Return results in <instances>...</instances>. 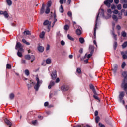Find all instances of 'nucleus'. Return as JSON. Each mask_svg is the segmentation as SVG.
Masks as SVG:
<instances>
[{"label":"nucleus","instance_id":"4be33fe9","mask_svg":"<svg viewBox=\"0 0 127 127\" xmlns=\"http://www.w3.org/2000/svg\"><path fill=\"white\" fill-rule=\"evenodd\" d=\"M22 42H23V43H25V44H26V45H30V43L26 41V40H25V39H22Z\"/></svg>","mask_w":127,"mask_h":127},{"label":"nucleus","instance_id":"f704fd0d","mask_svg":"<svg viewBox=\"0 0 127 127\" xmlns=\"http://www.w3.org/2000/svg\"><path fill=\"white\" fill-rule=\"evenodd\" d=\"M24 35H30V32L29 31H28V30H27V31H25L24 32Z\"/></svg>","mask_w":127,"mask_h":127},{"label":"nucleus","instance_id":"b1692460","mask_svg":"<svg viewBox=\"0 0 127 127\" xmlns=\"http://www.w3.org/2000/svg\"><path fill=\"white\" fill-rule=\"evenodd\" d=\"M25 59H27V60H30L31 59V56L29 55H26L25 56Z\"/></svg>","mask_w":127,"mask_h":127},{"label":"nucleus","instance_id":"f257e3e1","mask_svg":"<svg viewBox=\"0 0 127 127\" xmlns=\"http://www.w3.org/2000/svg\"><path fill=\"white\" fill-rule=\"evenodd\" d=\"M36 80L37 82L34 88L35 91H37L39 89V87H40V85L42 84V80H39V78L38 77L36 78Z\"/></svg>","mask_w":127,"mask_h":127},{"label":"nucleus","instance_id":"bf43d9fd","mask_svg":"<svg viewBox=\"0 0 127 127\" xmlns=\"http://www.w3.org/2000/svg\"><path fill=\"white\" fill-rule=\"evenodd\" d=\"M32 123L33 125H36V123H37V121L36 120L33 121Z\"/></svg>","mask_w":127,"mask_h":127},{"label":"nucleus","instance_id":"c85d7f7f","mask_svg":"<svg viewBox=\"0 0 127 127\" xmlns=\"http://www.w3.org/2000/svg\"><path fill=\"white\" fill-rule=\"evenodd\" d=\"M9 98H10V100H13L14 99V94L11 93L9 95Z\"/></svg>","mask_w":127,"mask_h":127},{"label":"nucleus","instance_id":"e433bc0d","mask_svg":"<svg viewBox=\"0 0 127 127\" xmlns=\"http://www.w3.org/2000/svg\"><path fill=\"white\" fill-rule=\"evenodd\" d=\"M126 65H127V64H126V62H123L122 64V65H121V68L122 69H124L125 68V66H126Z\"/></svg>","mask_w":127,"mask_h":127},{"label":"nucleus","instance_id":"58836bf2","mask_svg":"<svg viewBox=\"0 0 127 127\" xmlns=\"http://www.w3.org/2000/svg\"><path fill=\"white\" fill-rule=\"evenodd\" d=\"M46 63H47V64H50V63H51V59L50 58L47 59L46 60Z\"/></svg>","mask_w":127,"mask_h":127},{"label":"nucleus","instance_id":"393cba45","mask_svg":"<svg viewBox=\"0 0 127 127\" xmlns=\"http://www.w3.org/2000/svg\"><path fill=\"white\" fill-rule=\"evenodd\" d=\"M6 2L9 6H10L11 4H12V1L11 0H6Z\"/></svg>","mask_w":127,"mask_h":127},{"label":"nucleus","instance_id":"39448f33","mask_svg":"<svg viewBox=\"0 0 127 127\" xmlns=\"http://www.w3.org/2000/svg\"><path fill=\"white\" fill-rule=\"evenodd\" d=\"M23 47L22 46V45L21 44V43H20V42H18L16 44L15 49L17 50V48H19L18 50L23 51Z\"/></svg>","mask_w":127,"mask_h":127},{"label":"nucleus","instance_id":"a878e982","mask_svg":"<svg viewBox=\"0 0 127 127\" xmlns=\"http://www.w3.org/2000/svg\"><path fill=\"white\" fill-rule=\"evenodd\" d=\"M45 35V32L44 31L42 32L40 34V37L41 38H43Z\"/></svg>","mask_w":127,"mask_h":127},{"label":"nucleus","instance_id":"5701e85b","mask_svg":"<svg viewBox=\"0 0 127 127\" xmlns=\"http://www.w3.org/2000/svg\"><path fill=\"white\" fill-rule=\"evenodd\" d=\"M90 89L91 90H92L93 93H95V92H96V90H95V87L92 84L90 85Z\"/></svg>","mask_w":127,"mask_h":127},{"label":"nucleus","instance_id":"c756f323","mask_svg":"<svg viewBox=\"0 0 127 127\" xmlns=\"http://www.w3.org/2000/svg\"><path fill=\"white\" fill-rule=\"evenodd\" d=\"M3 15H4L5 18H8V17L9 16V15H8V13L7 11H4Z\"/></svg>","mask_w":127,"mask_h":127},{"label":"nucleus","instance_id":"a211bd4d","mask_svg":"<svg viewBox=\"0 0 127 127\" xmlns=\"http://www.w3.org/2000/svg\"><path fill=\"white\" fill-rule=\"evenodd\" d=\"M55 85V82L54 81H51L49 85L48 86V89H51L52 87H53Z\"/></svg>","mask_w":127,"mask_h":127},{"label":"nucleus","instance_id":"13d9d810","mask_svg":"<svg viewBox=\"0 0 127 127\" xmlns=\"http://www.w3.org/2000/svg\"><path fill=\"white\" fill-rule=\"evenodd\" d=\"M111 7L112 9H116V6L114 4L112 5Z\"/></svg>","mask_w":127,"mask_h":127},{"label":"nucleus","instance_id":"8fccbe9b","mask_svg":"<svg viewBox=\"0 0 127 127\" xmlns=\"http://www.w3.org/2000/svg\"><path fill=\"white\" fill-rule=\"evenodd\" d=\"M67 15H68V16H69V17H71V18H72V12H71V11H68V13H67Z\"/></svg>","mask_w":127,"mask_h":127},{"label":"nucleus","instance_id":"4468645a","mask_svg":"<svg viewBox=\"0 0 127 127\" xmlns=\"http://www.w3.org/2000/svg\"><path fill=\"white\" fill-rule=\"evenodd\" d=\"M93 94L94 98L95 99V100H98L99 102H100V99H99V97H98V94L97 93V92L95 91V92H93Z\"/></svg>","mask_w":127,"mask_h":127},{"label":"nucleus","instance_id":"6e6d98bb","mask_svg":"<svg viewBox=\"0 0 127 127\" xmlns=\"http://www.w3.org/2000/svg\"><path fill=\"white\" fill-rule=\"evenodd\" d=\"M116 29H117V30H121V26L119 25H118L116 26Z\"/></svg>","mask_w":127,"mask_h":127},{"label":"nucleus","instance_id":"c03bdc74","mask_svg":"<svg viewBox=\"0 0 127 127\" xmlns=\"http://www.w3.org/2000/svg\"><path fill=\"white\" fill-rule=\"evenodd\" d=\"M117 8L118 10H121V9H122V5H121V4H118L117 6Z\"/></svg>","mask_w":127,"mask_h":127},{"label":"nucleus","instance_id":"774afa93","mask_svg":"<svg viewBox=\"0 0 127 127\" xmlns=\"http://www.w3.org/2000/svg\"><path fill=\"white\" fill-rule=\"evenodd\" d=\"M124 15L125 16H127V11L124 12Z\"/></svg>","mask_w":127,"mask_h":127},{"label":"nucleus","instance_id":"473e14b6","mask_svg":"<svg viewBox=\"0 0 127 127\" xmlns=\"http://www.w3.org/2000/svg\"><path fill=\"white\" fill-rule=\"evenodd\" d=\"M67 38L69 40H71V41H74V38L71 36V35H69V34L67 35Z\"/></svg>","mask_w":127,"mask_h":127},{"label":"nucleus","instance_id":"4c0bfd02","mask_svg":"<svg viewBox=\"0 0 127 127\" xmlns=\"http://www.w3.org/2000/svg\"><path fill=\"white\" fill-rule=\"evenodd\" d=\"M101 15L103 16V17H105V11H104V9H101Z\"/></svg>","mask_w":127,"mask_h":127},{"label":"nucleus","instance_id":"0eeeda50","mask_svg":"<svg viewBox=\"0 0 127 127\" xmlns=\"http://www.w3.org/2000/svg\"><path fill=\"white\" fill-rule=\"evenodd\" d=\"M51 77L52 80H55L57 78V74H56V71L55 70L52 72Z\"/></svg>","mask_w":127,"mask_h":127},{"label":"nucleus","instance_id":"37998d69","mask_svg":"<svg viewBox=\"0 0 127 127\" xmlns=\"http://www.w3.org/2000/svg\"><path fill=\"white\" fill-rule=\"evenodd\" d=\"M50 12V9H49V8L47 7V8L45 11V13H46V14H48V13H49Z\"/></svg>","mask_w":127,"mask_h":127},{"label":"nucleus","instance_id":"09e8293b","mask_svg":"<svg viewBox=\"0 0 127 127\" xmlns=\"http://www.w3.org/2000/svg\"><path fill=\"white\" fill-rule=\"evenodd\" d=\"M76 71L78 74H81L82 73V71L80 68H77Z\"/></svg>","mask_w":127,"mask_h":127},{"label":"nucleus","instance_id":"a18cd8bd","mask_svg":"<svg viewBox=\"0 0 127 127\" xmlns=\"http://www.w3.org/2000/svg\"><path fill=\"white\" fill-rule=\"evenodd\" d=\"M69 28H70V27L68 25H66L64 26V30H68Z\"/></svg>","mask_w":127,"mask_h":127},{"label":"nucleus","instance_id":"dca6fc26","mask_svg":"<svg viewBox=\"0 0 127 127\" xmlns=\"http://www.w3.org/2000/svg\"><path fill=\"white\" fill-rule=\"evenodd\" d=\"M38 50L40 52H43L44 51V47L41 46H39L38 47Z\"/></svg>","mask_w":127,"mask_h":127},{"label":"nucleus","instance_id":"5fc2aeb1","mask_svg":"<svg viewBox=\"0 0 127 127\" xmlns=\"http://www.w3.org/2000/svg\"><path fill=\"white\" fill-rule=\"evenodd\" d=\"M113 13L114 14H118V13H119V11H118V10H115L114 11H113Z\"/></svg>","mask_w":127,"mask_h":127},{"label":"nucleus","instance_id":"338daca9","mask_svg":"<svg viewBox=\"0 0 127 127\" xmlns=\"http://www.w3.org/2000/svg\"><path fill=\"white\" fill-rule=\"evenodd\" d=\"M44 106L45 107H47V106H48V102H45Z\"/></svg>","mask_w":127,"mask_h":127},{"label":"nucleus","instance_id":"e2e57ef3","mask_svg":"<svg viewBox=\"0 0 127 127\" xmlns=\"http://www.w3.org/2000/svg\"><path fill=\"white\" fill-rule=\"evenodd\" d=\"M99 127H105V125L102 124V123H99Z\"/></svg>","mask_w":127,"mask_h":127},{"label":"nucleus","instance_id":"49530a36","mask_svg":"<svg viewBox=\"0 0 127 127\" xmlns=\"http://www.w3.org/2000/svg\"><path fill=\"white\" fill-rule=\"evenodd\" d=\"M96 123L98 124L99 121H100V117L99 116H97L95 118Z\"/></svg>","mask_w":127,"mask_h":127},{"label":"nucleus","instance_id":"a19ab883","mask_svg":"<svg viewBox=\"0 0 127 127\" xmlns=\"http://www.w3.org/2000/svg\"><path fill=\"white\" fill-rule=\"evenodd\" d=\"M51 4H52V2L51 1H49L48 2L47 7H48L49 8V7H50V6H51Z\"/></svg>","mask_w":127,"mask_h":127},{"label":"nucleus","instance_id":"79ce46f5","mask_svg":"<svg viewBox=\"0 0 127 127\" xmlns=\"http://www.w3.org/2000/svg\"><path fill=\"white\" fill-rule=\"evenodd\" d=\"M127 42H124L122 45V48H126V47H127Z\"/></svg>","mask_w":127,"mask_h":127},{"label":"nucleus","instance_id":"4d7b16f0","mask_svg":"<svg viewBox=\"0 0 127 127\" xmlns=\"http://www.w3.org/2000/svg\"><path fill=\"white\" fill-rule=\"evenodd\" d=\"M123 8H127V3L124 4L123 5Z\"/></svg>","mask_w":127,"mask_h":127},{"label":"nucleus","instance_id":"f3484780","mask_svg":"<svg viewBox=\"0 0 127 127\" xmlns=\"http://www.w3.org/2000/svg\"><path fill=\"white\" fill-rule=\"evenodd\" d=\"M122 76L124 78V80H127V71H124L122 73Z\"/></svg>","mask_w":127,"mask_h":127},{"label":"nucleus","instance_id":"0e129e2a","mask_svg":"<svg viewBox=\"0 0 127 127\" xmlns=\"http://www.w3.org/2000/svg\"><path fill=\"white\" fill-rule=\"evenodd\" d=\"M107 12H108V13H110V14H111V13H112V10H111V9H108L107 10Z\"/></svg>","mask_w":127,"mask_h":127},{"label":"nucleus","instance_id":"052dcab7","mask_svg":"<svg viewBox=\"0 0 127 127\" xmlns=\"http://www.w3.org/2000/svg\"><path fill=\"white\" fill-rule=\"evenodd\" d=\"M64 0H60V4H63V3H64Z\"/></svg>","mask_w":127,"mask_h":127},{"label":"nucleus","instance_id":"2f4dec72","mask_svg":"<svg viewBox=\"0 0 127 127\" xmlns=\"http://www.w3.org/2000/svg\"><path fill=\"white\" fill-rule=\"evenodd\" d=\"M25 74L26 76H29V75L30 74V73L29 72V70H28V69H26L25 70Z\"/></svg>","mask_w":127,"mask_h":127},{"label":"nucleus","instance_id":"7ed1b4c3","mask_svg":"<svg viewBox=\"0 0 127 127\" xmlns=\"http://www.w3.org/2000/svg\"><path fill=\"white\" fill-rule=\"evenodd\" d=\"M44 25L45 26H48L47 29H48V32H49L50 31V28L51 26V22L48 21V20H46L44 23H43Z\"/></svg>","mask_w":127,"mask_h":127},{"label":"nucleus","instance_id":"864d4df0","mask_svg":"<svg viewBox=\"0 0 127 127\" xmlns=\"http://www.w3.org/2000/svg\"><path fill=\"white\" fill-rule=\"evenodd\" d=\"M49 49H50V46L49 45V44H47V47H46V50L48 51L49 50Z\"/></svg>","mask_w":127,"mask_h":127},{"label":"nucleus","instance_id":"7c9ffc66","mask_svg":"<svg viewBox=\"0 0 127 127\" xmlns=\"http://www.w3.org/2000/svg\"><path fill=\"white\" fill-rule=\"evenodd\" d=\"M59 11L61 13H63V12H64V9H63V7L62 6V5H61V7L59 9Z\"/></svg>","mask_w":127,"mask_h":127},{"label":"nucleus","instance_id":"69168bd1","mask_svg":"<svg viewBox=\"0 0 127 127\" xmlns=\"http://www.w3.org/2000/svg\"><path fill=\"white\" fill-rule=\"evenodd\" d=\"M114 3L116 4H119V0H114Z\"/></svg>","mask_w":127,"mask_h":127},{"label":"nucleus","instance_id":"9d476101","mask_svg":"<svg viewBox=\"0 0 127 127\" xmlns=\"http://www.w3.org/2000/svg\"><path fill=\"white\" fill-rule=\"evenodd\" d=\"M34 85V83L33 82L30 81L29 83L27 84V86L28 87V89L30 90L32 87V86Z\"/></svg>","mask_w":127,"mask_h":127},{"label":"nucleus","instance_id":"1a4fd4ad","mask_svg":"<svg viewBox=\"0 0 127 127\" xmlns=\"http://www.w3.org/2000/svg\"><path fill=\"white\" fill-rule=\"evenodd\" d=\"M121 88L123 89L124 91L127 92V83H125L124 82L122 83L121 84Z\"/></svg>","mask_w":127,"mask_h":127},{"label":"nucleus","instance_id":"c9c22d12","mask_svg":"<svg viewBox=\"0 0 127 127\" xmlns=\"http://www.w3.org/2000/svg\"><path fill=\"white\" fill-rule=\"evenodd\" d=\"M121 35L123 36V37H126V36H127V33H126L125 31H122L121 32Z\"/></svg>","mask_w":127,"mask_h":127},{"label":"nucleus","instance_id":"de8ad7c7","mask_svg":"<svg viewBox=\"0 0 127 127\" xmlns=\"http://www.w3.org/2000/svg\"><path fill=\"white\" fill-rule=\"evenodd\" d=\"M31 62H32L33 61H34L35 60V57L34 55H31Z\"/></svg>","mask_w":127,"mask_h":127},{"label":"nucleus","instance_id":"f03ea898","mask_svg":"<svg viewBox=\"0 0 127 127\" xmlns=\"http://www.w3.org/2000/svg\"><path fill=\"white\" fill-rule=\"evenodd\" d=\"M124 97H125V92L123 91L119 92V99L120 103H123V105H125V101L122 100Z\"/></svg>","mask_w":127,"mask_h":127},{"label":"nucleus","instance_id":"3c124183","mask_svg":"<svg viewBox=\"0 0 127 127\" xmlns=\"http://www.w3.org/2000/svg\"><path fill=\"white\" fill-rule=\"evenodd\" d=\"M6 68L7 69H11V65L9 64H7L6 65Z\"/></svg>","mask_w":127,"mask_h":127},{"label":"nucleus","instance_id":"2eb2a0df","mask_svg":"<svg viewBox=\"0 0 127 127\" xmlns=\"http://www.w3.org/2000/svg\"><path fill=\"white\" fill-rule=\"evenodd\" d=\"M54 19L53 24L52 25V27H54V25L55 24V22H56V21H57V19H56V14H55V11L54 12Z\"/></svg>","mask_w":127,"mask_h":127},{"label":"nucleus","instance_id":"bb28decb","mask_svg":"<svg viewBox=\"0 0 127 127\" xmlns=\"http://www.w3.org/2000/svg\"><path fill=\"white\" fill-rule=\"evenodd\" d=\"M81 30H80L79 29H76V34L77 35H81Z\"/></svg>","mask_w":127,"mask_h":127},{"label":"nucleus","instance_id":"680f3d73","mask_svg":"<svg viewBox=\"0 0 127 127\" xmlns=\"http://www.w3.org/2000/svg\"><path fill=\"white\" fill-rule=\"evenodd\" d=\"M61 45H63V46L65 45V42H64V41L63 40L61 41Z\"/></svg>","mask_w":127,"mask_h":127},{"label":"nucleus","instance_id":"423d86ee","mask_svg":"<svg viewBox=\"0 0 127 127\" xmlns=\"http://www.w3.org/2000/svg\"><path fill=\"white\" fill-rule=\"evenodd\" d=\"M112 2L113 0H106L104 1V4L109 8L111 7V3Z\"/></svg>","mask_w":127,"mask_h":127},{"label":"nucleus","instance_id":"6ab92c4d","mask_svg":"<svg viewBox=\"0 0 127 127\" xmlns=\"http://www.w3.org/2000/svg\"><path fill=\"white\" fill-rule=\"evenodd\" d=\"M112 35L113 36V37L115 40H118V37L117 36V35L115 34V32L114 31H112L111 33Z\"/></svg>","mask_w":127,"mask_h":127},{"label":"nucleus","instance_id":"9b49d317","mask_svg":"<svg viewBox=\"0 0 127 127\" xmlns=\"http://www.w3.org/2000/svg\"><path fill=\"white\" fill-rule=\"evenodd\" d=\"M45 7V5H44V3H43L42 5V7H41L40 11V14H43L44 13Z\"/></svg>","mask_w":127,"mask_h":127},{"label":"nucleus","instance_id":"f8f14e48","mask_svg":"<svg viewBox=\"0 0 127 127\" xmlns=\"http://www.w3.org/2000/svg\"><path fill=\"white\" fill-rule=\"evenodd\" d=\"M4 121L5 124H7V125L9 126L10 127H11V126H12V123H11V122L9 120H8V119L6 118Z\"/></svg>","mask_w":127,"mask_h":127},{"label":"nucleus","instance_id":"ea45409f","mask_svg":"<svg viewBox=\"0 0 127 127\" xmlns=\"http://www.w3.org/2000/svg\"><path fill=\"white\" fill-rule=\"evenodd\" d=\"M117 46H118V43H117V42H115L113 44V47L114 48V50H116V49L117 48Z\"/></svg>","mask_w":127,"mask_h":127},{"label":"nucleus","instance_id":"6e6552de","mask_svg":"<svg viewBox=\"0 0 127 127\" xmlns=\"http://www.w3.org/2000/svg\"><path fill=\"white\" fill-rule=\"evenodd\" d=\"M61 89L63 92H66L69 90V86L67 85H63L61 87Z\"/></svg>","mask_w":127,"mask_h":127},{"label":"nucleus","instance_id":"cd10ccee","mask_svg":"<svg viewBox=\"0 0 127 127\" xmlns=\"http://www.w3.org/2000/svg\"><path fill=\"white\" fill-rule=\"evenodd\" d=\"M112 18L113 20H115V21H118V18L117 17V16L116 15H113Z\"/></svg>","mask_w":127,"mask_h":127},{"label":"nucleus","instance_id":"72a5a7b5","mask_svg":"<svg viewBox=\"0 0 127 127\" xmlns=\"http://www.w3.org/2000/svg\"><path fill=\"white\" fill-rule=\"evenodd\" d=\"M79 42H80V43H81L82 44H83V43H84V42H85V40L83 38H80L79 39Z\"/></svg>","mask_w":127,"mask_h":127},{"label":"nucleus","instance_id":"603ef678","mask_svg":"<svg viewBox=\"0 0 127 127\" xmlns=\"http://www.w3.org/2000/svg\"><path fill=\"white\" fill-rule=\"evenodd\" d=\"M122 13H118V19H122Z\"/></svg>","mask_w":127,"mask_h":127},{"label":"nucleus","instance_id":"aec40b11","mask_svg":"<svg viewBox=\"0 0 127 127\" xmlns=\"http://www.w3.org/2000/svg\"><path fill=\"white\" fill-rule=\"evenodd\" d=\"M22 52H23V51H20L19 50H18L17 55H18V56H19V57H22Z\"/></svg>","mask_w":127,"mask_h":127},{"label":"nucleus","instance_id":"20e7f679","mask_svg":"<svg viewBox=\"0 0 127 127\" xmlns=\"http://www.w3.org/2000/svg\"><path fill=\"white\" fill-rule=\"evenodd\" d=\"M100 15V13H98L96 16V24L95 26L94 27V38H96V31L97 30V22H98V19L99 18V16Z\"/></svg>","mask_w":127,"mask_h":127},{"label":"nucleus","instance_id":"ddd939ff","mask_svg":"<svg viewBox=\"0 0 127 127\" xmlns=\"http://www.w3.org/2000/svg\"><path fill=\"white\" fill-rule=\"evenodd\" d=\"M117 70H118V65L115 64L114 65V68L112 69L114 74H116L117 73Z\"/></svg>","mask_w":127,"mask_h":127},{"label":"nucleus","instance_id":"412c9836","mask_svg":"<svg viewBox=\"0 0 127 127\" xmlns=\"http://www.w3.org/2000/svg\"><path fill=\"white\" fill-rule=\"evenodd\" d=\"M121 54L122 55L123 59H127V55L125 54V53H124V52H121Z\"/></svg>","mask_w":127,"mask_h":127}]
</instances>
